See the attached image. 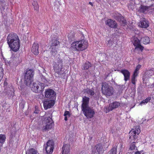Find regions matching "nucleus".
I'll list each match as a JSON object with an SVG mask.
<instances>
[{
  "label": "nucleus",
  "instance_id": "nucleus-27",
  "mask_svg": "<svg viewBox=\"0 0 154 154\" xmlns=\"http://www.w3.org/2000/svg\"><path fill=\"white\" fill-rule=\"evenodd\" d=\"M91 66V63L89 62H87L84 64L83 67L84 69H87Z\"/></svg>",
  "mask_w": 154,
  "mask_h": 154
},
{
  "label": "nucleus",
  "instance_id": "nucleus-21",
  "mask_svg": "<svg viewBox=\"0 0 154 154\" xmlns=\"http://www.w3.org/2000/svg\"><path fill=\"white\" fill-rule=\"evenodd\" d=\"M83 92L85 94L91 96L94 95L95 94L93 90L88 88L84 90Z\"/></svg>",
  "mask_w": 154,
  "mask_h": 154
},
{
  "label": "nucleus",
  "instance_id": "nucleus-35",
  "mask_svg": "<svg viewBox=\"0 0 154 154\" xmlns=\"http://www.w3.org/2000/svg\"><path fill=\"white\" fill-rule=\"evenodd\" d=\"M141 66L140 65H138L136 67L135 71H134V74L136 73L137 74V71L140 68Z\"/></svg>",
  "mask_w": 154,
  "mask_h": 154
},
{
  "label": "nucleus",
  "instance_id": "nucleus-3",
  "mask_svg": "<svg viewBox=\"0 0 154 154\" xmlns=\"http://www.w3.org/2000/svg\"><path fill=\"white\" fill-rule=\"evenodd\" d=\"M102 93L106 97L112 95L114 93V90L112 87L106 82H103L102 85Z\"/></svg>",
  "mask_w": 154,
  "mask_h": 154
},
{
  "label": "nucleus",
  "instance_id": "nucleus-20",
  "mask_svg": "<svg viewBox=\"0 0 154 154\" xmlns=\"http://www.w3.org/2000/svg\"><path fill=\"white\" fill-rule=\"evenodd\" d=\"M139 26L141 28H146L149 26L148 23L146 19L143 18L140 22V25H139Z\"/></svg>",
  "mask_w": 154,
  "mask_h": 154
},
{
  "label": "nucleus",
  "instance_id": "nucleus-22",
  "mask_svg": "<svg viewBox=\"0 0 154 154\" xmlns=\"http://www.w3.org/2000/svg\"><path fill=\"white\" fill-rule=\"evenodd\" d=\"M140 132V130L139 129V126L138 125L136 126L134 129H133L131 130V133H134V134L135 133L137 135H138Z\"/></svg>",
  "mask_w": 154,
  "mask_h": 154
},
{
  "label": "nucleus",
  "instance_id": "nucleus-6",
  "mask_svg": "<svg viewBox=\"0 0 154 154\" xmlns=\"http://www.w3.org/2000/svg\"><path fill=\"white\" fill-rule=\"evenodd\" d=\"M44 85L38 81L34 82L31 87V90L34 92L38 93L42 91L44 88Z\"/></svg>",
  "mask_w": 154,
  "mask_h": 154
},
{
  "label": "nucleus",
  "instance_id": "nucleus-40",
  "mask_svg": "<svg viewBox=\"0 0 154 154\" xmlns=\"http://www.w3.org/2000/svg\"><path fill=\"white\" fill-rule=\"evenodd\" d=\"M122 23L123 24V26H125L126 23V21L125 20H122L121 21Z\"/></svg>",
  "mask_w": 154,
  "mask_h": 154
},
{
  "label": "nucleus",
  "instance_id": "nucleus-16",
  "mask_svg": "<svg viewBox=\"0 0 154 154\" xmlns=\"http://www.w3.org/2000/svg\"><path fill=\"white\" fill-rule=\"evenodd\" d=\"M39 46L38 43H34L32 46L31 51L35 55H37L38 54V48Z\"/></svg>",
  "mask_w": 154,
  "mask_h": 154
},
{
  "label": "nucleus",
  "instance_id": "nucleus-1",
  "mask_svg": "<svg viewBox=\"0 0 154 154\" xmlns=\"http://www.w3.org/2000/svg\"><path fill=\"white\" fill-rule=\"evenodd\" d=\"M89 100V98L86 96L83 97L82 105V111L87 118H92L95 114L94 109L88 106Z\"/></svg>",
  "mask_w": 154,
  "mask_h": 154
},
{
  "label": "nucleus",
  "instance_id": "nucleus-5",
  "mask_svg": "<svg viewBox=\"0 0 154 154\" xmlns=\"http://www.w3.org/2000/svg\"><path fill=\"white\" fill-rule=\"evenodd\" d=\"M34 72L31 69L27 70L24 74V83L26 86H29L32 81Z\"/></svg>",
  "mask_w": 154,
  "mask_h": 154
},
{
  "label": "nucleus",
  "instance_id": "nucleus-36",
  "mask_svg": "<svg viewBox=\"0 0 154 154\" xmlns=\"http://www.w3.org/2000/svg\"><path fill=\"white\" fill-rule=\"evenodd\" d=\"M150 99L149 98H147L145 100H143L140 103L141 104L143 103H147L150 100Z\"/></svg>",
  "mask_w": 154,
  "mask_h": 154
},
{
  "label": "nucleus",
  "instance_id": "nucleus-10",
  "mask_svg": "<svg viewBox=\"0 0 154 154\" xmlns=\"http://www.w3.org/2000/svg\"><path fill=\"white\" fill-rule=\"evenodd\" d=\"M11 49L14 51H17L20 48L19 40H16L8 44Z\"/></svg>",
  "mask_w": 154,
  "mask_h": 154
},
{
  "label": "nucleus",
  "instance_id": "nucleus-41",
  "mask_svg": "<svg viewBox=\"0 0 154 154\" xmlns=\"http://www.w3.org/2000/svg\"><path fill=\"white\" fill-rule=\"evenodd\" d=\"M38 110H36L34 112V113H38Z\"/></svg>",
  "mask_w": 154,
  "mask_h": 154
},
{
  "label": "nucleus",
  "instance_id": "nucleus-2",
  "mask_svg": "<svg viewBox=\"0 0 154 154\" xmlns=\"http://www.w3.org/2000/svg\"><path fill=\"white\" fill-rule=\"evenodd\" d=\"M88 42L84 40L75 42L71 44V48L74 51H83L87 48Z\"/></svg>",
  "mask_w": 154,
  "mask_h": 154
},
{
  "label": "nucleus",
  "instance_id": "nucleus-30",
  "mask_svg": "<svg viewBox=\"0 0 154 154\" xmlns=\"http://www.w3.org/2000/svg\"><path fill=\"white\" fill-rule=\"evenodd\" d=\"M135 3L133 2H130L128 5V8L130 10H133L134 6Z\"/></svg>",
  "mask_w": 154,
  "mask_h": 154
},
{
  "label": "nucleus",
  "instance_id": "nucleus-19",
  "mask_svg": "<svg viewBox=\"0 0 154 154\" xmlns=\"http://www.w3.org/2000/svg\"><path fill=\"white\" fill-rule=\"evenodd\" d=\"M70 146L67 144H64L62 148V154H69Z\"/></svg>",
  "mask_w": 154,
  "mask_h": 154
},
{
  "label": "nucleus",
  "instance_id": "nucleus-31",
  "mask_svg": "<svg viewBox=\"0 0 154 154\" xmlns=\"http://www.w3.org/2000/svg\"><path fill=\"white\" fill-rule=\"evenodd\" d=\"M131 131H130L129 133L130 135H129V138L131 139H134L136 138L137 137V134H134V133H133L132 134L131 133Z\"/></svg>",
  "mask_w": 154,
  "mask_h": 154
},
{
  "label": "nucleus",
  "instance_id": "nucleus-17",
  "mask_svg": "<svg viewBox=\"0 0 154 154\" xmlns=\"http://www.w3.org/2000/svg\"><path fill=\"white\" fill-rule=\"evenodd\" d=\"M106 23L112 28L117 27V25L116 22L111 19H108L106 21Z\"/></svg>",
  "mask_w": 154,
  "mask_h": 154
},
{
  "label": "nucleus",
  "instance_id": "nucleus-9",
  "mask_svg": "<svg viewBox=\"0 0 154 154\" xmlns=\"http://www.w3.org/2000/svg\"><path fill=\"white\" fill-rule=\"evenodd\" d=\"M45 150L48 154L52 153L54 149V142L53 140H49L47 143Z\"/></svg>",
  "mask_w": 154,
  "mask_h": 154
},
{
  "label": "nucleus",
  "instance_id": "nucleus-13",
  "mask_svg": "<svg viewBox=\"0 0 154 154\" xmlns=\"http://www.w3.org/2000/svg\"><path fill=\"white\" fill-rule=\"evenodd\" d=\"M19 39L17 35L14 33H11L8 35L7 38L8 44L16 40Z\"/></svg>",
  "mask_w": 154,
  "mask_h": 154
},
{
  "label": "nucleus",
  "instance_id": "nucleus-28",
  "mask_svg": "<svg viewBox=\"0 0 154 154\" xmlns=\"http://www.w3.org/2000/svg\"><path fill=\"white\" fill-rule=\"evenodd\" d=\"M114 41L113 39H110L107 41V45L108 47H111L114 44Z\"/></svg>",
  "mask_w": 154,
  "mask_h": 154
},
{
  "label": "nucleus",
  "instance_id": "nucleus-15",
  "mask_svg": "<svg viewBox=\"0 0 154 154\" xmlns=\"http://www.w3.org/2000/svg\"><path fill=\"white\" fill-rule=\"evenodd\" d=\"M55 102L54 100H46L44 102V106L45 109H47L48 108H50L54 106Z\"/></svg>",
  "mask_w": 154,
  "mask_h": 154
},
{
  "label": "nucleus",
  "instance_id": "nucleus-32",
  "mask_svg": "<svg viewBox=\"0 0 154 154\" xmlns=\"http://www.w3.org/2000/svg\"><path fill=\"white\" fill-rule=\"evenodd\" d=\"M148 9L147 7L146 6H141L140 9V12H144Z\"/></svg>",
  "mask_w": 154,
  "mask_h": 154
},
{
  "label": "nucleus",
  "instance_id": "nucleus-14",
  "mask_svg": "<svg viewBox=\"0 0 154 154\" xmlns=\"http://www.w3.org/2000/svg\"><path fill=\"white\" fill-rule=\"evenodd\" d=\"M120 105L119 103L117 102H115L110 104L109 107L107 108H106V113L108 112L109 111H112L113 109L117 108Z\"/></svg>",
  "mask_w": 154,
  "mask_h": 154
},
{
  "label": "nucleus",
  "instance_id": "nucleus-42",
  "mask_svg": "<svg viewBox=\"0 0 154 154\" xmlns=\"http://www.w3.org/2000/svg\"><path fill=\"white\" fill-rule=\"evenodd\" d=\"M68 117L67 116H65V118H64V119L65 121H67V117Z\"/></svg>",
  "mask_w": 154,
  "mask_h": 154
},
{
  "label": "nucleus",
  "instance_id": "nucleus-11",
  "mask_svg": "<svg viewBox=\"0 0 154 154\" xmlns=\"http://www.w3.org/2000/svg\"><path fill=\"white\" fill-rule=\"evenodd\" d=\"M132 42L134 45L136 47L135 48H138L141 51L143 50L144 47L140 45V41L137 38H132Z\"/></svg>",
  "mask_w": 154,
  "mask_h": 154
},
{
  "label": "nucleus",
  "instance_id": "nucleus-24",
  "mask_svg": "<svg viewBox=\"0 0 154 154\" xmlns=\"http://www.w3.org/2000/svg\"><path fill=\"white\" fill-rule=\"evenodd\" d=\"M99 153L102 151L103 146L101 144H97L94 148Z\"/></svg>",
  "mask_w": 154,
  "mask_h": 154
},
{
  "label": "nucleus",
  "instance_id": "nucleus-39",
  "mask_svg": "<svg viewBox=\"0 0 154 154\" xmlns=\"http://www.w3.org/2000/svg\"><path fill=\"white\" fill-rule=\"evenodd\" d=\"M99 153L97 152L95 149L94 148L92 151V154H99Z\"/></svg>",
  "mask_w": 154,
  "mask_h": 154
},
{
  "label": "nucleus",
  "instance_id": "nucleus-12",
  "mask_svg": "<svg viewBox=\"0 0 154 154\" xmlns=\"http://www.w3.org/2000/svg\"><path fill=\"white\" fill-rule=\"evenodd\" d=\"M56 95L55 92L52 90L48 89L46 91L45 96L46 97L53 99Z\"/></svg>",
  "mask_w": 154,
  "mask_h": 154
},
{
  "label": "nucleus",
  "instance_id": "nucleus-25",
  "mask_svg": "<svg viewBox=\"0 0 154 154\" xmlns=\"http://www.w3.org/2000/svg\"><path fill=\"white\" fill-rule=\"evenodd\" d=\"M141 41L143 44H146L149 43L150 39L148 37H145L141 38Z\"/></svg>",
  "mask_w": 154,
  "mask_h": 154
},
{
  "label": "nucleus",
  "instance_id": "nucleus-38",
  "mask_svg": "<svg viewBox=\"0 0 154 154\" xmlns=\"http://www.w3.org/2000/svg\"><path fill=\"white\" fill-rule=\"evenodd\" d=\"M64 116H67L68 117L70 116L69 112V111H66L64 113Z\"/></svg>",
  "mask_w": 154,
  "mask_h": 154
},
{
  "label": "nucleus",
  "instance_id": "nucleus-18",
  "mask_svg": "<svg viewBox=\"0 0 154 154\" xmlns=\"http://www.w3.org/2000/svg\"><path fill=\"white\" fill-rule=\"evenodd\" d=\"M121 72L124 75V80L125 81L129 79L130 73L127 70L122 69L121 70Z\"/></svg>",
  "mask_w": 154,
  "mask_h": 154
},
{
  "label": "nucleus",
  "instance_id": "nucleus-33",
  "mask_svg": "<svg viewBox=\"0 0 154 154\" xmlns=\"http://www.w3.org/2000/svg\"><path fill=\"white\" fill-rule=\"evenodd\" d=\"M116 148L113 147L109 151V154H116Z\"/></svg>",
  "mask_w": 154,
  "mask_h": 154
},
{
  "label": "nucleus",
  "instance_id": "nucleus-43",
  "mask_svg": "<svg viewBox=\"0 0 154 154\" xmlns=\"http://www.w3.org/2000/svg\"><path fill=\"white\" fill-rule=\"evenodd\" d=\"M89 4L90 5H91V6H93V4L91 2H89Z\"/></svg>",
  "mask_w": 154,
  "mask_h": 154
},
{
  "label": "nucleus",
  "instance_id": "nucleus-23",
  "mask_svg": "<svg viewBox=\"0 0 154 154\" xmlns=\"http://www.w3.org/2000/svg\"><path fill=\"white\" fill-rule=\"evenodd\" d=\"M32 5L35 10L36 11H38L39 7L37 1H35V0H33V1L32 2Z\"/></svg>",
  "mask_w": 154,
  "mask_h": 154
},
{
  "label": "nucleus",
  "instance_id": "nucleus-7",
  "mask_svg": "<svg viewBox=\"0 0 154 154\" xmlns=\"http://www.w3.org/2000/svg\"><path fill=\"white\" fill-rule=\"evenodd\" d=\"M63 63L62 60H59L57 62L54 64V69L58 74H62L63 73Z\"/></svg>",
  "mask_w": 154,
  "mask_h": 154
},
{
  "label": "nucleus",
  "instance_id": "nucleus-4",
  "mask_svg": "<svg viewBox=\"0 0 154 154\" xmlns=\"http://www.w3.org/2000/svg\"><path fill=\"white\" fill-rule=\"evenodd\" d=\"M53 123L52 119L51 117L45 118L42 122V126L40 129L43 131L51 129L52 128Z\"/></svg>",
  "mask_w": 154,
  "mask_h": 154
},
{
  "label": "nucleus",
  "instance_id": "nucleus-29",
  "mask_svg": "<svg viewBox=\"0 0 154 154\" xmlns=\"http://www.w3.org/2000/svg\"><path fill=\"white\" fill-rule=\"evenodd\" d=\"M6 137L4 134H0V143L3 144L5 141Z\"/></svg>",
  "mask_w": 154,
  "mask_h": 154
},
{
  "label": "nucleus",
  "instance_id": "nucleus-37",
  "mask_svg": "<svg viewBox=\"0 0 154 154\" xmlns=\"http://www.w3.org/2000/svg\"><path fill=\"white\" fill-rule=\"evenodd\" d=\"M135 143H133L131 145L130 149L131 150H132L135 149Z\"/></svg>",
  "mask_w": 154,
  "mask_h": 154
},
{
  "label": "nucleus",
  "instance_id": "nucleus-34",
  "mask_svg": "<svg viewBox=\"0 0 154 154\" xmlns=\"http://www.w3.org/2000/svg\"><path fill=\"white\" fill-rule=\"evenodd\" d=\"M137 76V74L136 73H135L134 74H133V75L132 77V78H131L132 82L134 84H135V77Z\"/></svg>",
  "mask_w": 154,
  "mask_h": 154
},
{
  "label": "nucleus",
  "instance_id": "nucleus-8",
  "mask_svg": "<svg viewBox=\"0 0 154 154\" xmlns=\"http://www.w3.org/2000/svg\"><path fill=\"white\" fill-rule=\"evenodd\" d=\"M59 44V42L57 40H54L52 42L50 49L52 55L54 56L57 53V46Z\"/></svg>",
  "mask_w": 154,
  "mask_h": 154
},
{
  "label": "nucleus",
  "instance_id": "nucleus-26",
  "mask_svg": "<svg viewBox=\"0 0 154 154\" xmlns=\"http://www.w3.org/2000/svg\"><path fill=\"white\" fill-rule=\"evenodd\" d=\"M26 154H39L36 150L34 149H31L28 152H26Z\"/></svg>",
  "mask_w": 154,
  "mask_h": 154
}]
</instances>
